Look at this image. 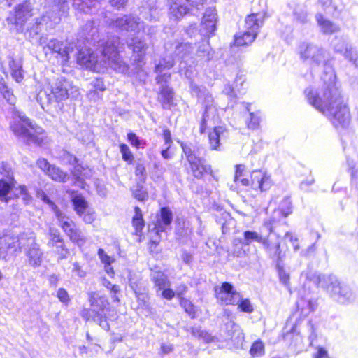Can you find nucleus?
I'll use <instances>...</instances> for the list:
<instances>
[{"instance_id":"nucleus-46","label":"nucleus","mask_w":358,"mask_h":358,"mask_svg":"<svg viewBox=\"0 0 358 358\" xmlns=\"http://www.w3.org/2000/svg\"><path fill=\"white\" fill-rule=\"evenodd\" d=\"M141 15L143 18L149 21L157 20L158 18L159 12L157 8L153 5L149 7H143L141 11Z\"/></svg>"},{"instance_id":"nucleus-35","label":"nucleus","mask_w":358,"mask_h":358,"mask_svg":"<svg viewBox=\"0 0 358 358\" xmlns=\"http://www.w3.org/2000/svg\"><path fill=\"white\" fill-rule=\"evenodd\" d=\"M173 90L167 85H163L160 87L159 101L161 102L163 108L166 109L173 102Z\"/></svg>"},{"instance_id":"nucleus-45","label":"nucleus","mask_w":358,"mask_h":358,"mask_svg":"<svg viewBox=\"0 0 358 358\" xmlns=\"http://www.w3.org/2000/svg\"><path fill=\"white\" fill-rule=\"evenodd\" d=\"M102 285L106 289L110 290V296L113 302H119L120 299L117 295L120 292V286L117 285H113L108 279L103 278L102 280Z\"/></svg>"},{"instance_id":"nucleus-26","label":"nucleus","mask_w":358,"mask_h":358,"mask_svg":"<svg viewBox=\"0 0 358 358\" xmlns=\"http://www.w3.org/2000/svg\"><path fill=\"white\" fill-rule=\"evenodd\" d=\"M64 158L70 164L74 166L72 173L76 179L75 183L78 186L84 188L83 177H86V173H83V171H85V169L80 164H78V159L76 156L66 152L64 154Z\"/></svg>"},{"instance_id":"nucleus-7","label":"nucleus","mask_w":358,"mask_h":358,"mask_svg":"<svg viewBox=\"0 0 358 358\" xmlns=\"http://www.w3.org/2000/svg\"><path fill=\"white\" fill-rule=\"evenodd\" d=\"M180 146L189 164L192 174L196 178L201 179L205 173L213 176L211 166L208 164L206 159L201 156L203 150L201 147L184 142L180 143Z\"/></svg>"},{"instance_id":"nucleus-13","label":"nucleus","mask_w":358,"mask_h":358,"mask_svg":"<svg viewBox=\"0 0 358 358\" xmlns=\"http://www.w3.org/2000/svg\"><path fill=\"white\" fill-rule=\"evenodd\" d=\"M336 128H345L350 122V110L343 101L322 112Z\"/></svg>"},{"instance_id":"nucleus-17","label":"nucleus","mask_w":358,"mask_h":358,"mask_svg":"<svg viewBox=\"0 0 358 358\" xmlns=\"http://www.w3.org/2000/svg\"><path fill=\"white\" fill-rule=\"evenodd\" d=\"M164 48L168 52H173L175 57L185 63L186 59L193 52L194 46L188 42L179 40H169L164 43Z\"/></svg>"},{"instance_id":"nucleus-53","label":"nucleus","mask_w":358,"mask_h":358,"mask_svg":"<svg viewBox=\"0 0 358 358\" xmlns=\"http://www.w3.org/2000/svg\"><path fill=\"white\" fill-rule=\"evenodd\" d=\"M348 164L350 171L351 182L355 185H358V164L355 163L352 160L348 159Z\"/></svg>"},{"instance_id":"nucleus-47","label":"nucleus","mask_w":358,"mask_h":358,"mask_svg":"<svg viewBox=\"0 0 358 358\" xmlns=\"http://www.w3.org/2000/svg\"><path fill=\"white\" fill-rule=\"evenodd\" d=\"M12 189L10 183L4 180H0V201L8 203L10 199L8 194Z\"/></svg>"},{"instance_id":"nucleus-40","label":"nucleus","mask_w":358,"mask_h":358,"mask_svg":"<svg viewBox=\"0 0 358 358\" xmlns=\"http://www.w3.org/2000/svg\"><path fill=\"white\" fill-rule=\"evenodd\" d=\"M71 200L77 214L82 216L88 207L87 202L83 196L77 194L72 196Z\"/></svg>"},{"instance_id":"nucleus-2","label":"nucleus","mask_w":358,"mask_h":358,"mask_svg":"<svg viewBox=\"0 0 358 358\" xmlns=\"http://www.w3.org/2000/svg\"><path fill=\"white\" fill-rule=\"evenodd\" d=\"M92 22H87L85 29L90 28L87 38L94 42L96 46V51L99 56L94 54L89 48H82L77 54V62L79 65L85 66L94 71H100L101 68L111 69L115 72L126 73L129 70V65L121 58L118 50L120 48V38L117 36L108 37L106 40L102 39L96 41L95 34L98 29L93 27Z\"/></svg>"},{"instance_id":"nucleus-20","label":"nucleus","mask_w":358,"mask_h":358,"mask_svg":"<svg viewBox=\"0 0 358 358\" xmlns=\"http://www.w3.org/2000/svg\"><path fill=\"white\" fill-rule=\"evenodd\" d=\"M25 243V255L29 264L33 267L39 266L42 262L43 253L39 245L36 243L35 236L33 234L27 235Z\"/></svg>"},{"instance_id":"nucleus-33","label":"nucleus","mask_w":358,"mask_h":358,"mask_svg":"<svg viewBox=\"0 0 358 358\" xmlns=\"http://www.w3.org/2000/svg\"><path fill=\"white\" fill-rule=\"evenodd\" d=\"M331 46L335 52L340 53L343 56L352 44L343 36H336L331 41Z\"/></svg>"},{"instance_id":"nucleus-27","label":"nucleus","mask_w":358,"mask_h":358,"mask_svg":"<svg viewBox=\"0 0 358 358\" xmlns=\"http://www.w3.org/2000/svg\"><path fill=\"white\" fill-rule=\"evenodd\" d=\"M150 276L155 287L157 288V292L170 286V282L168 280L167 275L157 266L150 268Z\"/></svg>"},{"instance_id":"nucleus-55","label":"nucleus","mask_w":358,"mask_h":358,"mask_svg":"<svg viewBox=\"0 0 358 358\" xmlns=\"http://www.w3.org/2000/svg\"><path fill=\"white\" fill-rule=\"evenodd\" d=\"M90 92L96 93L98 92H103L106 90V85L102 78H96L94 79L91 83Z\"/></svg>"},{"instance_id":"nucleus-6","label":"nucleus","mask_w":358,"mask_h":358,"mask_svg":"<svg viewBox=\"0 0 358 358\" xmlns=\"http://www.w3.org/2000/svg\"><path fill=\"white\" fill-rule=\"evenodd\" d=\"M320 287L327 290L331 296L341 303L354 299V294L346 284L340 282L335 275H320L317 278Z\"/></svg>"},{"instance_id":"nucleus-58","label":"nucleus","mask_w":358,"mask_h":358,"mask_svg":"<svg viewBox=\"0 0 358 358\" xmlns=\"http://www.w3.org/2000/svg\"><path fill=\"white\" fill-rule=\"evenodd\" d=\"M135 175L144 181L146 178V170L144 164L138 160L136 162Z\"/></svg>"},{"instance_id":"nucleus-31","label":"nucleus","mask_w":358,"mask_h":358,"mask_svg":"<svg viewBox=\"0 0 358 358\" xmlns=\"http://www.w3.org/2000/svg\"><path fill=\"white\" fill-rule=\"evenodd\" d=\"M227 337L234 341L237 345H242L244 341V334L240 327L232 321L226 324Z\"/></svg>"},{"instance_id":"nucleus-32","label":"nucleus","mask_w":358,"mask_h":358,"mask_svg":"<svg viewBox=\"0 0 358 358\" xmlns=\"http://www.w3.org/2000/svg\"><path fill=\"white\" fill-rule=\"evenodd\" d=\"M192 90L197 93V96L199 99H203V103L205 107L204 111H206L208 108H213L212 112H209V114L215 115L217 110L213 105L214 99L212 94L206 91L202 92L197 86H192Z\"/></svg>"},{"instance_id":"nucleus-8","label":"nucleus","mask_w":358,"mask_h":358,"mask_svg":"<svg viewBox=\"0 0 358 358\" xmlns=\"http://www.w3.org/2000/svg\"><path fill=\"white\" fill-rule=\"evenodd\" d=\"M244 171L245 166L243 164L236 166L234 176L236 182H240L243 186H250L253 189H259L261 192H266L272 187L273 181L271 176L265 171L253 170L250 173V180L248 178H241Z\"/></svg>"},{"instance_id":"nucleus-48","label":"nucleus","mask_w":358,"mask_h":358,"mask_svg":"<svg viewBox=\"0 0 358 358\" xmlns=\"http://www.w3.org/2000/svg\"><path fill=\"white\" fill-rule=\"evenodd\" d=\"M134 210L135 215L133 217L132 224L136 229V233H138L142 231L144 227V220L143 219V215L140 208L136 206L135 207Z\"/></svg>"},{"instance_id":"nucleus-4","label":"nucleus","mask_w":358,"mask_h":358,"mask_svg":"<svg viewBox=\"0 0 358 358\" xmlns=\"http://www.w3.org/2000/svg\"><path fill=\"white\" fill-rule=\"evenodd\" d=\"M275 222L274 217H271L264 222V226L268 229L269 234L267 236H263L259 233L255 231L247 230L243 234V238H234L233 243L235 245L238 244L249 245L255 241L262 244L263 249L270 258L282 257L281 243L279 237L275 241H272L270 235L273 234V224Z\"/></svg>"},{"instance_id":"nucleus-41","label":"nucleus","mask_w":358,"mask_h":358,"mask_svg":"<svg viewBox=\"0 0 358 358\" xmlns=\"http://www.w3.org/2000/svg\"><path fill=\"white\" fill-rule=\"evenodd\" d=\"M46 174L53 180L57 182H66L68 175L59 167L52 165L46 171Z\"/></svg>"},{"instance_id":"nucleus-64","label":"nucleus","mask_w":358,"mask_h":358,"mask_svg":"<svg viewBox=\"0 0 358 358\" xmlns=\"http://www.w3.org/2000/svg\"><path fill=\"white\" fill-rule=\"evenodd\" d=\"M170 79L171 73H169L159 74L156 77L157 83L160 85V87H162L163 85H166Z\"/></svg>"},{"instance_id":"nucleus-19","label":"nucleus","mask_w":358,"mask_h":358,"mask_svg":"<svg viewBox=\"0 0 358 358\" xmlns=\"http://www.w3.org/2000/svg\"><path fill=\"white\" fill-rule=\"evenodd\" d=\"M48 236V245L55 248V252L58 255V260L66 259L70 252L59 230L55 227H50Z\"/></svg>"},{"instance_id":"nucleus-61","label":"nucleus","mask_w":358,"mask_h":358,"mask_svg":"<svg viewBox=\"0 0 358 358\" xmlns=\"http://www.w3.org/2000/svg\"><path fill=\"white\" fill-rule=\"evenodd\" d=\"M250 121L248 122V127L250 129H256L259 127L260 117L255 113H250Z\"/></svg>"},{"instance_id":"nucleus-21","label":"nucleus","mask_w":358,"mask_h":358,"mask_svg":"<svg viewBox=\"0 0 358 358\" xmlns=\"http://www.w3.org/2000/svg\"><path fill=\"white\" fill-rule=\"evenodd\" d=\"M110 4L118 9L124 8L128 0H108ZM98 0H73V6L75 9L80 10L85 13H92V9L95 7Z\"/></svg>"},{"instance_id":"nucleus-15","label":"nucleus","mask_w":358,"mask_h":358,"mask_svg":"<svg viewBox=\"0 0 358 358\" xmlns=\"http://www.w3.org/2000/svg\"><path fill=\"white\" fill-rule=\"evenodd\" d=\"M143 22L138 17L132 15H124L111 20L110 27L120 32L137 33L141 30Z\"/></svg>"},{"instance_id":"nucleus-24","label":"nucleus","mask_w":358,"mask_h":358,"mask_svg":"<svg viewBox=\"0 0 358 358\" xmlns=\"http://www.w3.org/2000/svg\"><path fill=\"white\" fill-rule=\"evenodd\" d=\"M127 46L133 51V57L136 63H141L148 50V45L143 39L138 36H132L127 41Z\"/></svg>"},{"instance_id":"nucleus-12","label":"nucleus","mask_w":358,"mask_h":358,"mask_svg":"<svg viewBox=\"0 0 358 358\" xmlns=\"http://www.w3.org/2000/svg\"><path fill=\"white\" fill-rule=\"evenodd\" d=\"M28 234H22L20 236L12 234H4L0 237V259H5L8 255H17L21 249L25 247V240Z\"/></svg>"},{"instance_id":"nucleus-36","label":"nucleus","mask_w":358,"mask_h":358,"mask_svg":"<svg viewBox=\"0 0 358 358\" xmlns=\"http://www.w3.org/2000/svg\"><path fill=\"white\" fill-rule=\"evenodd\" d=\"M8 65L12 78L17 83L20 82L23 79L21 62L16 61L13 57H9Z\"/></svg>"},{"instance_id":"nucleus-60","label":"nucleus","mask_w":358,"mask_h":358,"mask_svg":"<svg viewBox=\"0 0 358 358\" xmlns=\"http://www.w3.org/2000/svg\"><path fill=\"white\" fill-rule=\"evenodd\" d=\"M211 108H208L206 111H204L203 114V117L201 121L200 124V133L203 134L205 132L206 128V124L207 122L210 118L214 117L215 115H212L211 114H209V112H212Z\"/></svg>"},{"instance_id":"nucleus-42","label":"nucleus","mask_w":358,"mask_h":358,"mask_svg":"<svg viewBox=\"0 0 358 358\" xmlns=\"http://www.w3.org/2000/svg\"><path fill=\"white\" fill-rule=\"evenodd\" d=\"M292 208L290 197L287 196L281 201L279 210L275 211L274 214H277V215H282L284 217H287L292 213Z\"/></svg>"},{"instance_id":"nucleus-18","label":"nucleus","mask_w":358,"mask_h":358,"mask_svg":"<svg viewBox=\"0 0 358 358\" xmlns=\"http://www.w3.org/2000/svg\"><path fill=\"white\" fill-rule=\"evenodd\" d=\"M58 220L59 225L73 243L78 246H82L86 243L85 236L71 220L62 215Z\"/></svg>"},{"instance_id":"nucleus-22","label":"nucleus","mask_w":358,"mask_h":358,"mask_svg":"<svg viewBox=\"0 0 358 358\" xmlns=\"http://www.w3.org/2000/svg\"><path fill=\"white\" fill-rule=\"evenodd\" d=\"M217 14L215 8L206 9L201 24L200 34L204 37H209L213 34L216 29Z\"/></svg>"},{"instance_id":"nucleus-43","label":"nucleus","mask_w":358,"mask_h":358,"mask_svg":"<svg viewBox=\"0 0 358 358\" xmlns=\"http://www.w3.org/2000/svg\"><path fill=\"white\" fill-rule=\"evenodd\" d=\"M0 92L10 104L13 105L15 103V97L13 94V90L8 87L1 78H0Z\"/></svg>"},{"instance_id":"nucleus-51","label":"nucleus","mask_w":358,"mask_h":358,"mask_svg":"<svg viewBox=\"0 0 358 358\" xmlns=\"http://www.w3.org/2000/svg\"><path fill=\"white\" fill-rule=\"evenodd\" d=\"M119 147L120 152L122 154V159L127 162L129 164H133L134 157L129 146L125 143H121L120 144Z\"/></svg>"},{"instance_id":"nucleus-29","label":"nucleus","mask_w":358,"mask_h":358,"mask_svg":"<svg viewBox=\"0 0 358 358\" xmlns=\"http://www.w3.org/2000/svg\"><path fill=\"white\" fill-rule=\"evenodd\" d=\"M315 20L321 32L324 34H333L340 31V27L338 24L325 18L320 13L315 15Z\"/></svg>"},{"instance_id":"nucleus-10","label":"nucleus","mask_w":358,"mask_h":358,"mask_svg":"<svg viewBox=\"0 0 358 358\" xmlns=\"http://www.w3.org/2000/svg\"><path fill=\"white\" fill-rule=\"evenodd\" d=\"M39 44L43 47L45 55L48 54L55 55L63 65L69 62V54L73 50V46L70 44L55 38L47 41L46 38L42 36L39 39Z\"/></svg>"},{"instance_id":"nucleus-30","label":"nucleus","mask_w":358,"mask_h":358,"mask_svg":"<svg viewBox=\"0 0 358 358\" xmlns=\"http://www.w3.org/2000/svg\"><path fill=\"white\" fill-rule=\"evenodd\" d=\"M228 137L227 130L222 127H215L213 131L208 135L209 143L212 150H218L220 145V141Z\"/></svg>"},{"instance_id":"nucleus-59","label":"nucleus","mask_w":358,"mask_h":358,"mask_svg":"<svg viewBox=\"0 0 358 358\" xmlns=\"http://www.w3.org/2000/svg\"><path fill=\"white\" fill-rule=\"evenodd\" d=\"M41 199L43 200V202H45L49 206V207L55 213V215L58 219L63 215L62 213L59 210L57 206L55 204L53 201H52L49 199V197L46 194H43L41 196Z\"/></svg>"},{"instance_id":"nucleus-3","label":"nucleus","mask_w":358,"mask_h":358,"mask_svg":"<svg viewBox=\"0 0 358 358\" xmlns=\"http://www.w3.org/2000/svg\"><path fill=\"white\" fill-rule=\"evenodd\" d=\"M322 81L317 88L308 87L304 93L308 103L322 113L343 101L340 90L336 86V75L332 70L325 72Z\"/></svg>"},{"instance_id":"nucleus-39","label":"nucleus","mask_w":358,"mask_h":358,"mask_svg":"<svg viewBox=\"0 0 358 358\" xmlns=\"http://www.w3.org/2000/svg\"><path fill=\"white\" fill-rule=\"evenodd\" d=\"M196 55L206 62L213 59V52L208 40H203L199 45L196 50Z\"/></svg>"},{"instance_id":"nucleus-5","label":"nucleus","mask_w":358,"mask_h":358,"mask_svg":"<svg viewBox=\"0 0 358 358\" xmlns=\"http://www.w3.org/2000/svg\"><path fill=\"white\" fill-rule=\"evenodd\" d=\"M10 128L14 134L27 145H41L45 138L43 129L34 125L25 115H20L19 119L13 121Z\"/></svg>"},{"instance_id":"nucleus-56","label":"nucleus","mask_w":358,"mask_h":358,"mask_svg":"<svg viewBox=\"0 0 358 358\" xmlns=\"http://www.w3.org/2000/svg\"><path fill=\"white\" fill-rule=\"evenodd\" d=\"M238 309H240L242 312H245L247 313H251L253 312L254 308L253 306L250 303V301L248 299H242V296L241 295L240 301L238 304Z\"/></svg>"},{"instance_id":"nucleus-34","label":"nucleus","mask_w":358,"mask_h":358,"mask_svg":"<svg viewBox=\"0 0 358 358\" xmlns=\"http://www.w3.org/2000/svg\"><path fill=\"white\" fill-rule=\"evenodd\" d=\"M165 56L161 58L155 65V71L157 73H161L165 69H170L175 64L174 55L173 52H168L165 50Z\"/></svg>"},{"instance_id":"nucleus-1","label":"nucleus","mask_w":358,"mask_h":358,"mask_svg":"<svg viewBox=\"0 0 358 358\" xmlns=\"http://www.w3.org/2000/svg\"><path fill=\"white\" fill-rule=\"evenodd\" d=\"M45 7V14L31 20L35 9L30 1H24L14 7L6 21L18 33L27 31L30 36H36L44 27L52 29L69 10L67 0H46Z\"/></svg>"},{"instance_id":"nucleus-37","label":"nucleus","mask_w":358,"mask_h":358,"mask_svg":"<svg viewBox=\"0 0 358 358\" xmlns=\"http://www.w3.org/2000/svg\"><path fill=\"white\" fill-rule=\"evenodd\" d=\"M36 101L41 105L43 110L48 108V106L55 102L51 90L48 92L45 90H41L36 95Z\"/></svg>"},{"instance_id":"nucleus-54","label":"nucleus","mask_w":358,"mask_h":358,"mask_svg":"<svg viewBox=\"0 0 358 358\" xmlns=\"http://www.w3.org/2000/svg\"><path fill=\"white\" fill-rule=\"evenodd\" d=\"M134 196L140 201H146L148 198V192L143 189L142 185L138 184L133 190Z\"/></svg>"},{"instance_id":"nucleus-16","label":"nucleus","mask_w":358,"mask_h":358,"mask_svg":"<svg viewBox=\"0 0 358 358\" xmlns=\"http://www.w3.org/2000/svg\"><path fill=\"white\" fill-rule=\"evenodd\" d=\"M215 296L222 304L236 306L240 301L241 294L229 282H224L220 286H215Z\"/></svg>"},{"instance_id":"nucleus-11","label":"nucleus","mask_w":358,"mask_h":358,"mask_svg":"<svg viewBox=\"0 0 358 358\" xmlns=\"http://www.w3.org/2000/svg\"><path fill=\"white\" fill-rule=\"evenodd\" d=\"M205 0H168L169 6V17L171 19L178 20L185 15L190 13L196 15Z\"/></svg>"},{"instance_id":"nucleus-50","label":"nucleus","mask_w":358,"mask_h":358,"mask_svg":"<svg viewBox=\"0 0 358 358\" xmlns=\"http://www.w3.org/2000/svg\"><path fill=\"white\" fill-rule=\"evenodd\" d=\"M127 140L132 146L137 149L144 148L147 144L145 140L140 138L135 133L133 132L127 134Z\"/></svg>"},{"instance_id":"nucleus-52","label":"nucleus","mask_w":358,"mask_h":358,"mask_svg":"<svg viewBox=\"0 0 358 358\" xmlns=\"http://www.w3.org/2000/svg\"><path fill=\"white\" fill-rule=\"evenodd\" d=\"M344 58L355 67L358 68V50L352 45L343 55Z\"/></svg>"},{"instance_id":"nucleus-25","label":"nucleus","mask_w":358,"mask_h":358,"mask_svg":"<svg viewBox=\"0 0 358 358\" xmlns=\"http://www.w3.org/2000/svg\"><path fill=\"white\" fill-rule=\"evenodd\" d=\"M90 301L92 312L94 314V316L101 314L106 315V313L110 310L108 301L104 296H99L96 294H94L91 296Z\"/></svg>"},{"instance_id":"nucleus-23","label":"nucleus","mask_w":358,"mask_h":358,"mask_svg":"<svg viewBox=\"0 0 358 358\" xmlns=\"http://www.w3.org/2000/svg\"><path fill=\"white\" fill-rule=\"evenodd\" d=\"M173 221V213L168 207H163L160 209V213L157 215L156 222L153 231L160 236V233L165 232L171 228Z\"/></svg>"},{"instance_id":"nucleus-38","label":"nucleus","mask_w":358,"mask_h":358,"mask_svg":"<svg viewBox=\"0 0 358 358\" xmlns=\"http://www.w3.org/2000/svg\"><path fill=\"white\" fill-rule=\"evenodd\" d=\"M257 35L247 30L239 32L235 35V43L238 46H243L251 44L255 39Z\"/></svg>"},{"instance_id":"nucleus-44","label":"nucleus","mask_w":358,"mask_h":358,"mask_svg":"<svg viewBox=\"0 0 358 358\" xmlns=\"http://www.w3.org/2000/svg\"><path fill=\"white\" fill-rule=\"evenodd\" d=\"M282 258V255L280 259L275 258L277 259L276 267L280 282L282 283L285 286H288L289 285V274L285 271L283 266L281 264Z\"/></svg>"},{"instance_id":"nucleus-14","label":"nucleus","mask_w":358,"mask_h":358,"mask_svg":"<svg viewBox=\"0 0 358 358\" xmlns=\"http://www.w3.org/2000/svg\"><path fill=\"white\" fill-rule=\"evenodd\" d=\"M51 93L55 102L65 100L68 98L76 99L79 95L78 87L64 78H58L52 86Z\"/></svg>"},{"instance_id":"nucleus-57","label":"nucleus","mask_w":358,"mask_h":358,"mask_svg":"<svg viewBox=\"0 0 358 358\" xmlns=\"http://www.w3.org/2000/svg\"><path fill=\"white\" fill-rule=\"evenodd\" d=\"M250 354L252 356H261L264 353V345L261 341H255L251 348Z\"/></svg>"},{"instance_id":"nucleus-49","label":"nucleus","mask_w":358,"mask_h":358,"mask_svg":"<svg viewBox=\"0 0 358 358\" xmlns=\"http://www.w3.org/2000/svg\"><path fill=\"white\" fill-rule=\"evenodd\" d=\"M191 334L193 336L196 337L200 340H203L206 343L211 342L213 340V337L208 332L199 327H192L191 329Z\"/></svg>"},{"instance_id":"nucleus-9","label":"nucleus","mask_w":358,"mask_h":358,"mask_svg":"<svg viewBox=\"0 0 358 358\" xmlns=\"http://www.w3.org/2000/svg\"><path fill=\"white\" fill-rule=\"evenodd\" d=\"M298 52L303 62H308L313 66L324 65L325 72L332 70L327 66V51L322 46L313 43L303 42L300 44Z\"/></svg>"},{"instance_id":"nucleus-63","label":"nucleus","mask_w":358,"mask_h":358,"mask_svg":"<svg viewBox=\"0 0 358 358\" xmlns=\"http://www.w3.org/2000/svg\"><path fill=\"white\" fill-rule=\"evenodd\" d=\"M180 304L184 308L187 313H188L192 317L194 316V306L187 299H182L180 301Z\"/></svg>"},{"instance_id":"nucleus-62","label":"nucleus","mask_w":358,"mask_h":358,"mask_svg":"<svg viewBox=\"0 0 358 358\" xmlns=\"http://www.w3.org/2000/svg\"><path fill=\"white\" fill-rule=\"evenodd\" d=\"M106 315H98L96 316H94L93 320L98 323L103 329L108 331L110 329L109 324L108 323Z\"/></svg>"},{"instance_id":"nucleus-28","label":"nucleus","mask_w":358,"mask_h":358,"mask_svg":"<svg viewBox=\"0 0 358 358\" xmlns=\"http://www.w3.org/2000/svg\"><path fill=\"white\" fill-rule=\"evenodd\" d=\"M264 14L262 13H252L247 16L245 20V30L257 35L259 28L264 23Z\"/></svg>"}]
</instances>
